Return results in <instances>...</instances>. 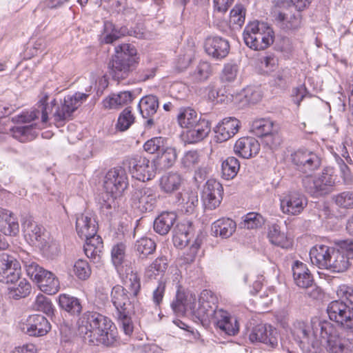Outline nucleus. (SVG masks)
<instances>
[{"label":"nucleus","mask_w":353,"mask_h":353,"mask_svg":"<svg viewBox=\"0 0 353 353\" xmlns=\"http://www.w3.org/2000/svg\"><path fill=\"white\" fill-rule=\"evenodd\" d=\"M176 159L177 152L176 148L166 145L158 153L153 162L157 170H163L171 168L175 163Z\"/></svg>","instance_id":"31"},{"label":"nucleus","mask_w":353,"mask_h":353,"mask_svg":"<svg viewBox=\"0 0 353 353\" xmlns=\"http://www.w3.org/2000/svg\"><path fill=\"white\" fill-rule=\"evenodd\" d=\"M274 130V123L269 119H256L252 125V131L257 137H263Z\"/></svg>","instance_id":"46"},{"label":"nucleus","mask_w":353,"mask_h":353,"mask_svg":"<svg viewBox=\"0 0 353 353\" xmlns=\"http://www.w3.org/2000/svg\"><path fill=\"white\" fill-rule=\"evenodd\" d=\"M317 325L318 324L314 327ZM314 330L312 333L310 326L303 321H297L293 324L291 331L292 336L302 350H304V347H310L312 341H318L314 340V335L316 334V332L319 330H316V328Z\"/></svg>","instance_id":"18"},{"label":"nucleus","mask_w":353,"mask_h":353,"mask_svg":"<svg viewBox=\"0 0 353 353\" xmlns=\"http://www.w3.org/2000/svg\"><path fill=\"white\" fill-rule=\"evenodd\" d=\"M236 227V223L233 220L223 218L212 223V232L216 236L227 239L232 235Z\"/></svg>","instance_id":"38"},{"label":"nucleus","mask_w":353,"mask_h":353,"mask_svg":"<svg viewBox=\"0 0 353 353\" xmlns=\"http://www.w3.org/2000/svg\"><path fill=\"white\" fill-rule=\"evenodd\" d=\"M176 219V214L173 212H162L154 221V231L165 235L170 230Z\"/></svg>","instance_id":"36"},{"label":"nucleus","mask_w":353,"mask_h":353,"mask_svg":"<svg viewBox=\"0 0 353 353\" xmlns=\"http://www.w3.org/2000/svg\"><path fill=\"white\" fill-rule=\"evenodd\" d=\"M306 197L299 192H292L281 199V209L285 214L297 215L307 206Z\"/></svg>","instance_id":"16"},{"label":"nucleus","mask_w":353,"mask_h":353,"mask_svg":"<svg viewBox=\"0 0 353 353\" xmlns=\"http://www.w3.org/2000/svg\"><path fill=\"white\" fill-rule=\"evenodd\" d=\"M138 106L142 117L147 119L145 126L151 128L154 124L153 116L159 108L158 98L154 95H147L141 99Z\"/></svg>","instance_id":"25"},{"label":"nucleus","mask_w":353,"mask_h":353,"mask_svg":"<svg viewBox=\"0 0 353 353\" xmlns=\"http://www.w3.org/2000/svg\"><path fill=\"white\" fill-rule=\"evenodd\" d=\"M191 227L185 223H179L174 229L173 243L178 248L185 247L190 241Z\"/></svg>","instance_id":"40"},{"label":"nucleus","mask_w":353,"mask_h":353,"mask_svg":"<svg viewBox=\"0 0 353 353\" xmlns=\"http://www.w3.org/2000/svg\"><path fill=\"white\" fill-rule=\"evenodd\" d=\"M123 283L130 290V294L133 296H137L141 289L140 277L137 272L131 271L128 273L123 279Z\"/></svg>","instance_id":"52"},{"label":"nucleus","mask_w":353,"mask_h":353,"mask_svg":"<svg viewBox=\"0 0 353 353\" xmlns=\"http://www.w3.org/2000/svg\"><path fill=\"white\" fill-rule=\"evenodd\" d=\"M263 224V219L261 215L255 212H250L246 214L243 227L247 229H255Z\"/></svg>","instance_id":"60"},{"label":"nucleus","mask_w":353,"mask_h":353,"mask_svg":"<svg viewBox=\"0 0 353 353\" xmlns=\"http://www.w3.org/2000/svg\"><path fill=\"white\" fill-rule=\"evenodd\" d=\"M291 161L296 169L303 173L317 170L321 165V159L312 151L299 149L291 154Z\"/></svg>","instance_id":"11"},{"label":"nucleus","mask_w":353,"mask_h":353,"mask_svg":"<svg viewBox=\"0 0 353 353\" xmlns=\"http://www.w3.org/2000/svg\"><path fill=\"white\" fill-rule=\"evenodd\" d=\"M97 228V221L91 213L85 212L77 215L76 230L82 239L96 234Z\"/></svg>","instance_id":"21"},{"label":"nucleus","mask_w":353,"mask_h":353,"mask_svg":"<svg viewBox=\"0 0 353 353\" xmlns=\"http://www.w3.org/2000/svg\"><path fill=\"white\" fill-rule=\"evenodd\" d=\"M292 270L294 281L299 288H308L313 284V277L306 264L296 261L292 265Z\"/></svg>","instance_id":"28"},{"label":"nucleus","mask_w":353,"mask_h":353,"mask_svg":"<svg viewBox=\"0 0 353 353\" xmlns=\"http://www.w3.org/2000/svg\"><path fill=\"white\" fill-rule=\"evenodd\" d=\"M117 316L119 325L124 333L127 336L131 335V334L133 332L134 327L132 321L129 316V312H125V314L119 313L117 314Z\"/></svg>","instance_id":"63"},{"label":"nucleus","mask_w":353,"mask_h":353,"mask_svg":"<svg viewBox=\"0 0 353 353\" xmlns=\"http://www.w3.org/2000/svg\"><path fill=\"white\" fill-rule=\"evenodd\" d=\"M39 289L48 294H55L60 289V283L57 277L54 273H51V276H48L44 281L38 286Z\"/></svg>","instance_id":"51"},{"label":"nucleus","mask_w":353,"mask_h":353,"mask_svg":"<svg viewBox=\"0 0 353 353\" xmlns=\"http://www.w3.org/2000/svg\"><path fill=\"white\" fill-rule=\"evenodd\" d=\"M216 303L217 299L211 291L203 290L199 299L198 308L193 309L194 316L201 323H212L219 310H216Z\"/></svg>","instance_id":"8"},{"label":"nucleus","mask_w":353,"mask_h":353,"mask_svg":"<svg viewBox=\"0 0 353 353\" xmlns=\"http://www.w3.org/2000/svg\"><path fill=\"white\" fill-rule=\"evenodd\" d=\"M201 117L197 112L191 108H181L177 115L179 125L181 128L190 129Z\"/></svg>","instance_id":"42"},{"label":"nucleus","mask_w":353,"mask_h":353,"mask_svg":"<svg viewBox=\"0 0 353 353\" xmlns=\"http://www.w3.org/2000/svg\"><path fill=\"white\" fill-rule=\"evenodd\" d=\"M210 131V123L204 119L199 121L190 128L185 134L186 141L190 143H196L207 137Z\"/></svg>","instance_id":"33"},{"label":"nucleus","mask_w":353,"mask_h":353,"mask_svg":"<svg viewBox=\"0 0 353 353\" xmlns=\"http://www.w3.org/2000/svg\"><path fill=\"white\" fill-rule=\"evenodd\" d=\"M239 73V67L236 63H228L224 65L220 79L222 82L231 83L234 81Z\"/></svg>","instance_id":"55"},{"label":"nucleus","mask_w":353,"mask_h":353,"mask_svg":"<svg viewBox=\"0 0 353 353\" xmlns=\"http://www.w3.org/2000/svg\"><path fill=\"white\" fill-rule=\"evenodd\" d=\"M88 97V94L81 92H76L72 95L68 94L64 97L63 102L57 106L56 101L54 99L51 104L55 109L52 114L54 122L63 125L65 121L70 120L73 112L81 105Z\"/></svg>","instance_id":"7"},{"label":"nucleus","mask_w":353,"mask_h":353,"mask_svg":"<svg viewBox=\"0 0 353 353\" xmlns=\"http://www.w3.org/2000/svg\"><path fill=\"white\" fill-rule=\"evenodd\" d=\"M74 273L81 280H86L91 275V269L88 263L82 259H79L74 265Z\"/></svg>","instance_id":"58"},{"label":"nucleus","mask_w":353,"mask_h":353,"mask_svg":"<svg viewBox=\"0 0 353 353\" xmlns=\"http://www.w3.org/2000/svg\"><path fill=\"white\" fill-rule=\"evenodd\" d=\"M127 33L125 28H117L112 22L105 21L100 40L102 43L110 44Z\"/></svg>","instance_id":"37"},{"label":"nucleus","mask_w":353,"mask_h":353,"mask_svg":"<svg viewBox=\"0 0 353 353\" xmlns=\"http://www.w3.org/2000/svg\"><path fill=\"white\" fill-rule=\"evenodd\" d=\"M273 17L276 25L285 31L298 30L301 25V15L300 13L286 12L276 9L273 12Z\"/></svg>","instance_id":"20"},{"label":"nucleus","mask_w":353,"mask_h":353,"mask_svg":"<svg viewBox=\"0 0 353 353\" xmlns=\"http://www.w3.org/2000/svg\"><path fill=\"white\" fill-rule=\"evenodd\" d=\"M125 245L122 243L117 244L112 249V261L114 265L119 270L125 258Z\"/></svg>","instance_id":"62"},{"label":"nucleus","mask_w":353,"mask_h":353,"mask_svg":"<svg viewBox=\"0 0 353 353\" xmlns=\"http://www.w3.org/2000/svg\"><path fill=\"white\" fill-rule=\"evenodd\" d=\"M0 231L6 236H16L19 232L17 219L10 213L6 219L0 222Z\"/></svg>","instance_id":"48"},{"label":"nucleus","mask_w":353,"mask_h":353,"mask_svg":"<svg viewBox=\"0 0 353 353\" xmlns=\"http://www.w3.org/2000/svg\"><path fill=\"white\" fill-rule=\"evenodd\" d=\"M20 328L23 332L29 336H41L48 332L50 325L45 316L34 314L30 316L25 322H22Z\"/></svg>","instance_id":"13"},{"label":"nucleus","mask_w":353,"mask_h":353,"mask_svg":"<svg viewBox=\"0 0 353 353\" xmlns=\"http://www.w3.org/2000/svg\"><path fill=\"white\" fill-rule=\"evenodd\" d=\"M240 168L239 160L234 157H229L222 162L221 173L222 176L226 180L234 178Z\"/></svg>","instance_id":"44"},{"label":"nucleus","mask_w":353,"mask_h":353,"mask_svg":"<svg viewBox=\"0 0 353 353\" xmlns=\"http://www.w3.org/2000/svg\"><path fill=\"white\" fill-rule=\"evenodd\" d=\"M334 248L325 245H316L310 251V257L313 265L321 269H327L330 261V256Z\"/></svg>","instance_id":"29"},{"label":"nucleus","mask_w":353,"mask_h":353,"mask_svg":"<svg viewBox=\"0 0 353 353\" xmlns=\"http://www.w3.org/2000/svg\"><path fill=\"white\" fill-rule=\"evenodd\" d=\"M212 323L228 335H235L239 332V325L236 319L223 310H219Z\"/></svg>","instance_id":"26"},{"label":"nucleus","mask_w":353,"mask_h":353,"mask_svg":"<svg viewBox=\"0 0 353 353\" xmlns=\"http://www.w3.org/2000/svg\"><path fill=\"white\" fill-rule=\"evenodd\" d=\"M260 150V144L254 137H245L239 139L234 146L236 155L243 159L252 158Z\"/></svg>","instance_id":"23"},{"label":"nucleus","mask_w":353,"mask_h":353,"mask_svg":"<svg viewBox=\"0 0 353 353\" xmlns=\"http://www.w3.org/2000/svg\"><path fill=\"white\" fill-rule=\"evenodd\" d=\"M21 226L25 236L28 237L32 243L42 242L44 228L36 223L32 216H23Z\"/></svg>","instance_id":"27"},{"label":"nucleus","mask_w":353,"mask_h":353,"mask_svg":"<svg viewBox=\"0 0 353 353\" xmlns=\"http://www.w3.org/2000/svg\"><path fill=\"white\" fill-rule=\"evenodd\" d=\"M268 238L272 245L281 248L288 249L292 246V239L281 232L280 227L276 224H273L269 227Z\"/></svg>","instance_id":"34"},{"label":"nucleus","mask_w":353,"mask_h":353,"mask_svg":"<svg viewBox=\"0 0 353 353\" xmlns=\"http://www.w3.org/2000/svg\"><path fill=\"white\" fill-rule=\"evenodd\" d=\"M222 185L215 180H208L203 191V200L207 209L214 210L219 206L223 199Z\"/></svg>","instance_id":"17"},{"label":"nucleus","mask_w":353,"mask_h":353,"mask_svg":"<svg viewBox=\"0 0 353 353\" xmlns=\"http://www.w3.org/2000/svg\"><path fill=\"white\" fill-rule=\"evenodd\" d=\"M134 120V117L132 114L130 108L127 107L122 111L118 118L117 128L120 131H125L133 123Z\"/></svg>","instance_id":"57"},{"label":"nucleus","mask_w":353,"mask_h":353,"mask_svg":"<svg viewBox=\"0 0 353 353\" xmlns=\"http://www.w3.org/2000/svg\"><path fill=\"white\" fill-rule=\"evenodd\" d=\"M211 73L210 64L207 61H200L195 70L191 73V76L195 81L202 82L207 80Z\"/></svg>","instance_id":"50"},{"label":"nucleus","mask_w":353,"mask_h":353,"mask_svg":"<svg viewBox=\"0 0 353 353\" xmlns=\"http://www.w3.org/2000/svg\"><path fill=\"white\" fill-rule=\"evenodd\" d=\"M128 185V180L124 168H114L105 174L103 187L112 197L120 196Z\"/></svg>","instance_id":"10"},{"label":"nucleus","mask_w":353,"mask_h":353,"mask_svg":"<svg viewBox=\"0 0 353 353\" xmlns=\"http://www.w3.org/2000/svg\"><path fill=\"white\" fill-rule=\"evenodd\" d=\"M181 182V175L176 172H171L161 177L159 186L163 192L170 194L179 189Z\"/></svg>","instance_id":"39"},{"label":"nucleus","mask_w":353,"mask_h":353,"mask_svg":"<svg viewBox=\"0 0 353 353\" xmlns=\"http://www.w3.org/2000/svg\"><path fill=\"white\" fill-rule=\"evenodd\" d=\"M123 165L133 178L143 182L151 180L157 172L153 161H150L148 158L139 154L127 157L123 161Z\"/></svg>","instance_id":"6"},{"label":"nucleus","mask_w":353,"mask_h":353,"mask_svg":"<svg viewBox=\"0 0 353 353\" xmlns=\"http://www.w3.org/2000/svg\"><path fill=\"white\" fill-rule=\"evenodd\" d=\"M134 249L139 258L145 259L155 251L156 243L150 238H141L136 241Z\"/></svg>","instance_id":"45"},{"label":"nucleus","mask_w":353,"mask_h":353,"mask_svg":"<svg viewBox=\"0 0 353 353\" xmlns=\"http://www.w3.org/2000/svg\"><path fill=\"white\" fill-rule=\"evenodd\" d=\"M335 203L342 208H353V192L345 191L334 198Z\"/></svg>","instance_id":"59"},{"label":"nucleus","mask_w":353,"mask_h":353,"mask_svg":"<svg viewBox=\"0 0 353 353\" xmlns=\"http://www.w3.org/2000/svg\"><path fill=\"white\" fill-rule=\"evenodd\" d=\"M200 161V156L197 151L190 150L186 152L181 159V166L188 170H192L196 167Z\"/></svg>","instance_id":"54"},{"label":"nucleus","mask_w":353,"mask_h":353,"mask_svg":"<svg viewBox=\"0 0 353 353\" xmlns=\"http://www.w3.org/2000/svg\"><path fill=\"white\" fill-rule=\"evenodd\" d=\"M179 205L181 210H184L186 213L191 214L193 212L195 207L197 205L199 200L196 193L185 192L181 194V198L179 199Z\"/></svg>","instance_id":"49"},{"label":"nucleus","mask_w":353,"mask_h":353,"mask_svg":"<svg viewBox=\"0 0 353 353\" xmlns=\"http://www.w3.org/2000/svg\"><path fill=\"white\" fill-rule=\"evenodd\" d=\"M34 310L43 312L46 314H50L52 312V305L48 298L43 294L37 296L32 305Z\"/></svg>","instance_id":"61"},{"label":"nucleus","mask_w":353,"mask_h":353,"mask_svg":"<svg viewBox=\"0 0 353 353\" xmlns=\"http://www.w3.org/2000/svg\"><path fill=\"white\" fill-rule=\"evenodd\" d=\"M59 305L61 310L72 316H79L83 310L80 299L67 294H61L59 296Z\"/></svg>","instance_id":"35"},{"label":"nucleus","mask_w":353,"mask_h":353,"mask_svg":"<svg viewBox=\"0 0 353 353\" xmlns=\"http://www.w3.org/2000/svg\"><path fill=\"white\" fill-rule=\"evenodd\" d=\"M281 142V137L276 130L263 137V143L272 150L277 148Z\"/></svg>","instance_id":"64"},{"label":"nucleus","mask_w":353,"mask_h":353,"mask_svg":"<svg viewBox=\"0 0 353 353\" xmlns=\"http://www.w3.org/2000/svg\"><path fill=\"white\" fill-rule=\"evenodd\" d=\"M111 301L117 310V314L129 312L131 302L128 292L123 286L117 285L111 291Z\"/></svg>","instance_id":"30"},{"label":"nucleus","mask_w":353,"mask_h":353,"mask_svg":"<svg viewBox=\"0 0 353 353\" xmlns=\"http://www.w3.org/2000/svg\"><path fill=\"white\" fill-rule=\"evenodd\" d=\"M327 313L331 321L344 329L353 331V308L345 302L340 300L330 302L327 307Z\"/></svg>","instance_id":"9"},{"label":"nucleus","mask_w":353,"mask_h":353,"mask_svg":"<svg viewBox=\"0 0 353 353\" xmlns=\"http://www.w3.org/2000/svg\"><path fill=\"white\" fill-rule=\"evenodd\" d=\"M350 252H353V243L347 250L334 248L330 256L327 269L334 272H343L347 270L353 262V254H350Z\"/></svg>","instance_id":"14"},{"label":"nucleus","mask_w":353,"mask_h":353,"mask_svg":"<svg viewBox=\"0 0 353 353\" xmlns=\"http://www.w3.org/2000/svg\"><path fill=\"white\" fill-rule=\"evenodd\" d=\"M137 49L130 43H123L115 48V54L108 64L113 79H126L138 64Z\"/></svg>","instance_id":"2"},{"label":"nucleus","mask_w":353,"mask_h":353,"mask_svg":"<svg viewBox=\"0 0 353 353\" xmlns=\"http://www.w3.org/2000/svg\"><path fill=\"white\" fill-rule=\"evenodd\" d=\"M134 99V95L132 92L123 91L110 94L103 99V105L106 109H119L130 104Z\"/></svg>","instance_id":"32"},{"label":"nucleus","mask_w":353,"mask_h":353,"mask_svg":"<svg viewBox=\"0 0 353 353\" xmlns=\"http://www.w3.org/2000/svg\"><path fill=\"white\" fill-rule=\"evenodd\" d=\"M251 342L263 343L270 347L278 345L277 332L270 325L259 324L254 327L249 335Z\"/></svg>","instance_id":"15"},{"label":"nucleus","mask_w":353,"mask_h":353,"mask_svg":"<svg viewBox=\"0 0 353 353\" xmlns=\"http://www.w3.org/2000/svg\"><path fill=\"white\" fill-rule=\"evenodd\" d=\"M30 283L26 279H22L17 286L10 288V295L13 299H19L27 296L30 293Z\"/></svg>","instance_id":"53"},{"label":"nucleus","mask_w":353,"mask_h":353,"mask_svg":"<svg viewBox=\"0 0 353 353\" xmlns=\"http://www.w3.org/2000/svg\"><path fill=\"white\" fill-rule=\"evenodd\" d=\"M167 145V139L161 137H153L148 140L143 145L144 150L150 154L160 151Z\"/></svg>","instance_id":"56"},{"label":"nucleus","mask_w":353,"mask_h":353,"mask_svg":"<svg viewBox=\"0 0 353 353\" xmlns=\"http://www.w3.org/2000/svg\"><path fill=\"white\" fill-rule=\"evenodd\" d=\"M316 330L320 336L326 339V350L329 353H344L353 351V331L338 333L333 325L327 321H319Z\"/></svg>","instance_id":"3"},{"label":"nucleus","mask_w":353,"mask_h":353,"mask_svg":"<svg viewBox=\"0 0 353 353\" xmlns=\"http://www.w3.org/2000/svg\"><path fill=\"white\" fill-rule=\"evenodd\" d=\"M243 38L250 49L263 50L273 43L274 32L268 23L254 21L245 27Z\"/></svg>","instance_id":"4"},{"label":"nucleus","mask_w":353,"mask_h":353,"mask_svg":"<svg viewBox=\"0 0 353 353\" xmlns=\"http://www.w3.org/2000/svg\"><path fill=\"white\" fill-rule=\"evenodd\" d=\"M192 300L194 301V299ZM191 301L192 298L188 299L183 292L177 290L176 299L171 304L172 309L176 315L179 316L184 315L188 310L192 312L194 307Z\"/></svg>","instance_id":"41"},{"label":"nucleus","mask_w":353,"mask_h":353,"mask_svg":"<svg viewBox=\"0 0 353 353\" xmlns=\"http://www.w3.org/2000/svg\"><path fill=\"white\" fill-rule=\"evenodd\" d=\"M132 205L141 212H151L157 203L155 191L148 187L136 188L132 194Z\"/></svg>","instance_id":"12"},{"label":"nucleus","mask_w":353,"mask_h":353,"mask_svg":"<svg viewBox=\"0 0 353 353\" xmlns=\"http://www.w3.org/2000/svg\"><path fill=\"white\" fill-rule=\"evenodd\" d=\"M336 177L330 169H324L316 176H306L302 179L305 191L314 197L327 194L335 184Z\"/></svg>","instance_id":"5"},{"label":"nucleus","mask_w":353,"mask_h":353,"mask_svg":"<svg viewBox=\"0 0 353 353\" xmlns=\"http://www.w3.org/2000/svg\"><path fill=\"white\" fill-rule=\"evenodd\" d=\"M48 98V97L45 95L40 99L39 102V109L33 110L30 112H23L21 114L14 117L13 119L18 123H30L41 116V122L46 124L48 121V114L52 111L53 108H50L46 103Z\"/></svg>","instance_id":"19"},{"label":"nucleus","mask_w":353,"mask_h":353,"mask_svg":"<svg viewBox=\"0 0 353 353\" xmlns=\"http://www.w3.org/2000/svg\"><path fill=\"white\" fill-rule=\"evenodd\" d=\"M240 121L236 118H225L219 123L214 131L219 142H224L232 137L239 130Z\"/></svg>","instance_id":"24"},{"label":"nucleus","mask_w":353,"mask_h":353,"mask_svg":"<svg viewBox=\"0 0 353 353\" xmlns=\"http://www.w3.org/2000/svg\"><path fill=\"white\" fill-rule=\"evenodd\" d=\"M21 273L20 263L14 261L10 268L0 274V281L5 283H13L20 279Z\"/></svg>","instance_id":"47"},{"label":"nucleus","mask_w":353,"mask_h":353,"mask_svg":"<svg viewBox=\"0 0 353 353\" xmlns=\"http://www.w3.org/2000/svg\"><path fill=\"white\" fill-rule=\"evenodd\" d=\"M79 334L92 345L110 347L117 341L115 327L106 316L94 312H86L79 319Z\"/></svg>","instance_id":"1"},{"label":"nucleus","mask_w":353,"mask_h":353,"mask_svg":"<svg viewBox=\"0 0 353 353\" xmlns=\"http://www.w3.org/2000/svg\"><path fill=\"white\" fill-rule=\"evenodd\" d=\"M262 98L261 90L254 86H248L237 95L236 99L243 103L255 104Z\"/></svg>","instance_id":"43"},{"label":"nucleus","mask_w":353,"mask_h":353,"mask_svg":"<svg viewBox=\"0 0 353 353\" xmlns=\"http://www.w3.org/2000/svg\"><path fill=\"white\" fill-rule=\"evenodd\" d=\"M205 50L214 59L225 58L229 53V42L220 37H209L205 42Z\"/></svg>","instance_id":"22"}]
</instances>
